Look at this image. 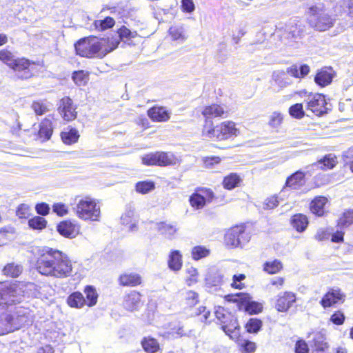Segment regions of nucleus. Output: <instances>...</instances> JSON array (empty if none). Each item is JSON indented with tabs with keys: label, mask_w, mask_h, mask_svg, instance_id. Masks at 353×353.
<instances>
[{
	"label": "nucleus",
	"mask_w": 353,
	"mask_h": 353,
	"mask_svg": "<svg viewBox=\"0 0 353 353\" xmlns=\"http://www.w3.org/2000/svg\"><path fill=\"white\" fill-rule=\"evenodd\" d=\"M26 285L21 281L0 283V335L20 329L29 320V312L23 307H15L12 313H6L10 307L21 302Z\"/></svg>",
	"instance_id": "nucleus-1"
},
{
	"label": "nucleus",
	"mask_w": 353,
	"mask_h": 353,
	"mask_svg": "<svg viewBox=\"0 0 353 353\" xmlns=\"http://www.w3.org/2000/svg\"><path fill=\"white\" fill-rule=\"evenodd\" d=\"M34 268L43 276L63 279L72 276L74 267L70 258L63 251L43 247L37 252Z\"/></svg>",
	"instance_id": "nucleus-2"
},
{
	"label": "nucleus",
	"mask_w": 353,
	"mask_h": 353,
	"mask_svg": "<svg viewBox=\"0 0 353 353\" xmlns=\"http://www.w3.org/2000/svg\"><path fill=\"white\" fill-rule=\"evenodd\" d=\"M119 45V41L114 39L89 36L78 40L74 43V49L76 54L81 57L103 59Z\"/></svg>",
	"instance_id": "nucleus-3"
},
{
	"label": "nucleus",
	"mask_w": 353,
	"mask_h": 353,
	"mask_svg": "<svg viewBox=\"0 0 353 353\" xmlns=\"http://www.w3.org/2000/svg\"><path fill=\"white\" fill-rule=\"evenodd\" d=\"M240 134L236 123L231 120L223 121L216 125L213 121L208 124H203L201 130L202 137L211 141L217 142L232 139Z\"/></svg>",
	"instance_id": "nucleus-4"
},
{
	"label": "nucleus",
	"mask_w": 353,
	"mask_h": 353,
	"mask_svg": "<svg viewBox=\"0 0 353 353\" xmlns=\"http://www.w3.org/2000/svg\"><path fill=\"white\" fill-rule=\"evenodd\" d=\"M83 294L79 291H75L70 294L66 299V303L72 308L81 309L84 307H92L97 305L99 294L96 288L91 285L84 287Z\"/></svg>",
	"instance_id": "nucleus-5"
},
{
	"label": "nucleus",
	"mask_w": 353,
	"mask_h": 353,
	"mask_svg": "<svg viewBox=\"0 0 353 353\" xmlns=\"http://www.w3.org/2000/svg\"><path fill=\"white\" fill-rule=\"evenodd\" d=\"M74 211L77 216L83 221H99L101 217V208L94 198L86 196L78 201Z\"/></svg>",
	"instance_id": "nucleus-6"
},
{
	"label": "nucleus",
	"mask_w": 353,
	"mask_h": 353,
	"mask_svg": "<svg viewBox=\"0 0 353 353\" xmlns=\"http://www.w3.org/2000/svg\"><path fill=\"white\" fill-rule=\"evenodd\" d=\"M141 163L146 166L172 167L179 164V160L171 152L156 151L143 155Z\"/></svg>",
	"instance_id": "nucleus-7"
},
{
	"label": "nucleus",
	"mask_w": 353,
	"mask_h": 353,
	"mask_svg": "<svg viewBox=\"0 0 353 353\" xmlns=\"http://www.w3.org/2000/svg\"><path fill=\"white\" fill-rule=\"evenodd\" d=\"M307 14V22L314 30L324 32L330 30L334 24V19L327 13H321L317 6L310 7Z\"/></svg>",
	"instance_id": "nucleus-8"
},
{
	"label": "nucleus",
	"mask_w": 353,
	"mask_h": 353,
	"mask_svg": "<svg viewBox=\"0 0 353 353\" xmlns=\"http://www.w3.org/2000/svg\"><path fill=\"white\" fill-rule=\"evenodd\" d=\"M223 240L225 245L230 249L237 248L242 243L248 241L246 225L241 223L230 227L226 231Z\"/></svg>",
	"instance_id": "nucleus-9"
},
{
	"label": "nucleus",
	"mask_w": 353,
	"mask_h": 353,
	"mask_svg": "<svg viewBox=\"0 0 353 353\" xmlns=\"http://www.w3.org/2000/svg\"><path fill=\"white\" fill-rule=\"evenodd\" d=\"M39 65V64L36 61L26 57H19L17 58L11 70L15 72L19 79L28 80L36 76Z\"/></svg>",
	"instance_id": "nucleus-10"
},
{
	"label": "nucleus",
	"mask_w": 353,
	"mask_h": 353,
	"mask_svg": "<svg viewBox=\"0 0 353 353\" xmlns=\"http://www.w3.org/2000/svg\"><path fill=\"white\" fill-rule=\"evenodd\" d=\"M215 197L212 189L197 187L189 197L190 205L196 210L203 209L207 203H211Z\"/></svg>",
	"instance_id": "nucleus-11"
},
{
	"label": "nucleus",
	"mask_w": 353,
	"mask_h": 353,
	"mask_svg": "<svg viewBox=\"0 0 353 353\" xmlns=\"http://www.w3.org/2000/svg\"><path fill=\"white\" fill-rule=\"evenodd\" d=\"M306 108L316 116L327 112V101L323 94L309 92L306 95Z\"/></svg>",
	"instance_id": "nucleus-12"
},
{
	"label": "nucleus",
	"mask_w": 353,
	"mask_h": 353,
	"mask_svg": "<svg viewBox=\"0 0 353 353\" xmlns=\"http://www.w3.org/2000/svg\"><path fill=\"white\" fill-rule=\"evenodd\" d=\"M201 115L205 119V123L208 124L212 121V119H226L230 114V111L220 103H212L204 105L201 112Z\"/></svg>",
	"instance_id": "nucleus-13"
},
{
	"label": "nucleus",
	"mask_w": 353,
	"mask_h": 353,
	"mask_svg": "<svg viewBox=\"0 0 353 353\" xmlns=\"http://www.w3.org/2000/svg\"><path fill=\"white\" fill-rule=\"evenodd\" d=\"M296 294L292 291H283L279 293L274 301V308L280 313H288L296 303Z\"/></svg>",
	"instance_id": "nucleus-14"
},
{
	"label": "nucleus",
	"mask_w": 353,
	"mask_h": 353,
	"mask_svg": "<svg viewBox=\"0 0 353 353\" xmlns=\"http://www.w3.org/2000/svg\"><path fill=\"white\" fill-rule=\"evenodd\" d=\"M57 110L65 122H71L77 117V105L74 104L72 99L68 96H65L59 100Z\"/></svg>",
	"instance_id": "nucleus-15"
},
{
	"label": "nucleus",
	"mask_w": 353,
	"mask_h": 353,
	"mask_svg": "<svg viewBox=\"0 0 353 353\" xmlns=\"http://www.w3.org/2000/svg\"><path fill=\"white\" fill-rule=\"evenodd\" d=\"M330 205L329 199L323 195L315 196L309 203V210L312 214L316 217H323L327 216Z\"/></svg>",
	"instance_id": "nucleus-16"
},
{
	"label": "nucleus",
	"mask_w": 353,
	"mask_h": 353,
	"mask_svg": "<svg viewBox=\"0 0 353 353\" xmlns=\"http://www.w3.org/2000/svg\"><path fill=\"white\" fill-rule=\"evenodd\" d=\"M56 229L61 236L68 239H73L80 234L81 226L74 221L65 219L57 223Z\"/></svg>",
	"instance_id": "nucleus-17"
},
{
	"label": "nucleus",
	"mask_w": 353,
	"mask_h": 353,
	"mask_svg": "<svg viewBox=\"0 0 353 353\" xmlns=\"http://www.w3.org/2000/svg\"><path fill=\"white\" fill-rule=\"evenodd\" d=\"M55 120L54 114H50L41 120L39 123V128L37 133V139L45 142L50 139L53 131V122Z\"/></svg>",
	"instance_id": "nucleus-18"
},
{
	"label": "nucleus",
	"mask_w": 353,
	"mask_h": 353,
	"mask_svg": "<svg viewBox=\"0 0 353 353\" xmlns=\"http://www.w3.org/2000/svg\"><path fill=\"white\" fill-rule=\"evenodd\" d=\"M117 282L122 288H135L143 285V278L136 272H123L118 276Z\"/></svg>",
	"instance_id": "nucleus-19"
},
{
	"label": "nucleus",
	"mask_w": 353,
	"mask_h": 353,
	"mask_svg": "<svg viewBox=\"0 0 353 353\" xmlns=\"http://www.w3.org/2000/svg\"><path fill=\"white\" fill-rule=\"evenodd\" d=\"M143 296L141 292L130 290L123 296V307L130 312L137 310L143 304Z\"/></svg>",
	"instance_id": "nucleus-20"
},
{
	"label": "nucleus",
	"mask_w": 353,
	"mask_h": 353,
	"mask_svg": "<svg viewBox=\"0 0 353 353\" xmlns=\"http://www.w3.org/2000/svg\"><path fill=\"white\" fill-rule=\"evenodd\" d=\"M344 297L340 289L330 288L321 298L320 304L324 309H327L334 307L340 301L343 302Z\"/></svg>",
	"instance_id": "nucleus-21"
},
{
	"label": "nucleus",
	"mask_w": 353,
	"mask_h": 353,
	"mask_svg": "<svg viewBox=\"0 0 353 353\" xmlns=\"http://www.w3.org/2000/svg\"><path fill=\"white\" fill-rule=\"evenodd\" d=\"M147 116L152 122L165 123L170 120L171 112L165 106L154 105L147 110Z\"/></svg>",
	"instance_id": "nucleus-22"
},
{
	"label": "nucleus",
	"mask_w": 353,
	"mask_h": 353,
	"mask_svg": "<svg viewBox=\"0 0 353 353\" xmlns=\"http://www.w3.org/2000/svg\"><path fill=\"white\" fill-rule=\"evenodd\" d=\"M336 72L331 66H324L316 71L314 81L321 88L329 85L333 80Z\"/></svg>",
	"instance_id": "nucleus-23"
},
{
	"label": "nucleus",
	"mask_w": 353,
	"mask_h": 353,
	"mask_svg": "<svg viewBox=\"0 0 353 353\" xmlns=\"http://www.w3.org/2000/svg\"><path fill=\"white\" fill-rule=\"evenodd\" d=\"M306 173L301 170H296L286 178L284 188L291 190H298L305 182Z\"/></svg>",
	"instance_id": "nucleus-24"
},
{
	"label": "nucleus",
	"mask_w": 353,
	"mask_h": 353,
	"mask_svg": "<svg viewBox=\"0 0 353 353\" xmlns=\"http://www.w3.org/2000/svg\"><path fill=\"white\" fill-rule=\"evenodd\" d=\"M312 353H327L329 345L326 342L325 336L320 332H312Z\"/></svg>",
	"instance_id": "nucleus-25"
},
{
	"label": "nucleus",
	"mask_w": 353,
	"mask_h": 353,
	"mask_svg": "<svg viewBox=\"0 0 353 353\" xmlns=\"http://www.w3.org/2000/svg\"><path fill=\"white\" fill-rule=\"evenodd\" d=\"M310 221L308 216L303 213H296L291 216L290 219V224L292 228L298 233L305 232Z\"/></svg>",
	"instance_id": "nucleus-26"
},
{
	"label": "nucleus",
	"mask_w": 353,
	"mask_h": 353,
	"mask_svg": "<svg viewBox=\"0 0 353 353\" xmlns=\"http://www.w3.org/2000/svg\"><path fill=\"white\" fill-rule=\"evenodd\" d=\"M338 163L337 157L334 154H327L314 163L312 165H319V168L323 171L332 170Z\"/></svg>",
	"instance_id": "nucleus-27"
},
{
	"label": "nucleus",
	"mask_w": 353,
	"mask_h": 353,
	"mask_svg": "<svg viewBox=\"0 0 353 353\" xmlns=\"http://www.w3.org/2000/svg\"><path fill=\"white\" fill-rule=\"evenodd\" d=\"M288 75L295 79H303L310 72V67L307 64H301L299 66L292 64L286 69Z\"/></svg>",
	"instance_id": "nucleus-28"
},
{
	"label": "nucleus",
	"mask_w": 353,
	"mask_h": 353,
	"mask_svg": "<svg viewBox=\"0 0 353 353\" xmlns=\"http://www.w3.org/2000/svg\"><path fill=\"white\" fill-rule=\"evenodd\" d=\"M157 230L165 238L172 240L177 232L176 224L168 223L166 221H160L157 223Z\"/></svg>",
	"instance_id": "nucleus-29"
},
{
	"label": "nucleus",
	"mask_w": 353,
	"mask_h": 353,
	"mask_svg": "<svg viewBox=\"0 0 353 353\" xmlns=\"http://www.w3.org/2000/svg\"><path fill=\"white\" fill-rule=\"evenodd\" d=\"M168 268L174 272L180 270L183 266V256L179 250H171L168 258Z\"/></svg>",
	"instance_id": "nucleus-30"
},
{
	"label": "nucleus",
	"mask_w": 353,
	"mask_h": 353,
	"mask_svg": "<svg viewBox=\"0 0 353 353\" xmlns=\"http://www.w3.org/2000/svg\"><path fill=\"white\" fill-rule=\"evenodd\" d=\"M221 328L227 335L230 338H232V334H233L236 330L239 331L240 330V325L237 318L230 313V316L226 317L225 321L222 322Z\"/></svg>",
	"instance_id": "nucleus-31"
},
{
	"label": "nucleus",
	"mask_w": 353,
	"mask_h": 353,
	"mask_svg": "<svg viewBox=\"0 0 353 353\" xmlns=\"http://www.w3.org/2000/svg\"><path fill=\"white\" fill-rule=\"evenodd\" d=\"M243 180L239 174L235 172L225 175L222 181V185L224 189L232 190L241 185Z\"/></svg>",
	"instance_id": "nucleus-32"
},
{
	"label": "nucleus",
	"mask_w": 353,
	"mask_h": 353,
	"mask_svg": "<svg viewBox=\"0 0 353 353\" xmlns=\"http://www.w3.org/2000/svg\"><path fill=\"white\" fill-rule=\"evenodd\" d=\"M61 141L65 145H72L76 143L80 137L79 131L74 128H69L60 134Z\"/></svg>",
	"instance_id": "nucleus-33"
},
{
	"label": "nucleus",
	"mask_w": 353,
	"mask_h": 353,
	"mask_svg": "<svg viewBox=\"0 0 353 353\" xmlns=\"http://www.w3.org/2000/svg\"><path fill=\"white\" fill-rule=\"evenodd\" d=\"M141 345L146 353H157L160 350L159 341L150 336L143 337L141 341Z\"/></svg>",
	"instance_id": "nucleus-34"
},
{
	"label": "nucleus",
	"mask_w": 353,
	"mask_h": 353,
	"mask_svg": "<svg viewBox=\"0 0 353 353\" xmlns=\"http://www.w3.org/2000/svg\"><path fill=\"white\" fill-rule=\"evenodd\" d=\"M283 269V264L279 259L265 261L263 264V271L268 274H276Z\"/></svg>",
	"instance_id": "nucleus-35"
},
{
	"label": "nucleus",
	"mask_w": 353,
	"mask_h": 353,
	"mask_svg": "<svg viewBox=\"0 0 353 353\" xmlns=\"http://www.w3.org/2000/svg\"><path fill=\"white\" fill-rule=\"evenodd\" d=\"M353 224V209H347L343 212L336 220V226L345 229Z\"/></svg>",
	"instance_id": "nucleus-36"
},
{
	"label": "nucleus",
	"mask_w": 353,
	"mask_h": 353,
	"mask_svg": "<svg viewBox=\"0 0 353 353\" xmlns=\"http://www.w3.org/2000/svg\"><path fill=\"white\" fill-rule=\"evenodd\" d=\"M23 268L13 262L7 263L2 269V273L7 277L17 278L21 275Z\"/></svg>",
	"instance_id": "nucleus-37"
},
{
	"label": "nucleus",
	"mask_w": 353,
	"mask_h": 353,
	"mask_svg": "<svg viewBox=\"0 0 353 353\" xmlns=\"http://www.w3.org/2000/svg\"><path fill=\"white\" fill-rule=\"evenodd\" d=\"M30 108L36 116H43L50 111L49 105L46 100L44 99L34 100Z\"/></svg>",
	"instance_id": "nucleus-38"
},
{
	"label": "nucleus",
	"mask_w": 353,
	"mask_h": 353,
	"mask_svg": "<svg viewBox=\"0 0 353 353\" xmlns=\"http://www.w3.org/2000/svg\"><path fill=\"white\" fill-rule=\"evenodd\" d=\"M90 72L83 70L74 71L72 79L78 86H85L89 81Z\"/></svg>",
	"instance_id": "nucleus-39"
},
{
	"label": "nucleus",
	"mask_w": 353,
	"mask_h": 353,
	"mask_svg": "<svg viewBox=\"0 0 353 353\" xmlns=\"http://www.w3.org/2000/svg\"><path fill=\"white\" fill-rule=\"evenodd\" d=\"M263 327V321L258 318H250L244 325L245 331L249 334L258 333Z\"/></svg>",
	"instance_id": "nucleus-40"
},
{
	"label": "nucleus",
	"mask_w": 353,
	"mask_h": 353,
	"mask_svg": "<svg viewBox=\"0 0 353 353\" xmlns=\"http://www.w3.org/2000/svg\"><path fill=\"white\" fill-rule=\"evenodd\" d=\"M115 25V20L111 17H106L103 19L95 20L93 22L94 28L98 31H104L113 28Z\"/></svg>",
	"instance_id": "nucleus-41"
},
{
	"label": "nucleus",
	"mask_w": 353,
	"mask_h": 353,
	"mask_svg": "<svg viewBox=\"0 0 353 353\" xmlns=\"http://www.w3.org/2000/svg\"><path fill=\"white\" fill-rule=\"evenodd\" d=\"M28 225L32 230H43L46 228L48 221L41 216H34L28 219Z\"/></svg>",
	"instance_id": "nucleus-42"
},
{
	"label": "nucleus",
	"mask_w": 353,
	"mask_h": 353,
	"mask_svg": "<svg viewBox=\"0 0 353 353\" xmlns=\"http://www.w3.org/2000/svg\"><path fill=\"white\" fill-rule=\"evenodd\" d=\"M17 58L13 52L8 48L0 50V61L8 66L10 69L15 63Z\"/></svg>",
	"instance_id": "nucleus-43"
},
{
	"label": "nucleus",
	"mask_w": 353,
	"mask_h": 353,
	"mask_svg": "<svg viewBox=\"0 0 353 353\" xmlns=\"http://www.w3.org/2000/svg\"><path fill=\"white\" fill-rule=\"evenodd\" d=\"M155 183L152 181H139L135 184V190L137 192L142 194H147L154 190Z\"/></svg>",
	"instance_id": "nucleus-44"
},
{
	"label": "nucleus",
	"mask_w": 353,
	"mask_h": 353,
	"mask_svg": "<svg viewBox=\"0 0 353 353\" xmlns=\"http://www.w3.org/2000/svg\"><path fill=\"white\" fill-rule=\"evenodd\" d=\"M252 296H250L245 312L250 315H255L261 313L263 310V303L252 301Z\"/></svg>",
	"instance_id": "nucleus-45"
},
{
	"label": "nucleus",
	"mask_w": 353,
	"mask_h": 353,
	"mask_svg": "<svg viewBox=\"0 0 353 353\" xmlns=\"http://www.w3.org/2000/svg\"><path fill=\"white\" fill-rule=\"evenodd\" d=\"M117 32L119 37V40H118L119 42L121 41H129L138 35L137 31H131L125 26H121ZM115 40L117 41V39Z\"/></svg>",
	"instance_id": "nucleus-46"
},
{
	"label": "nucleus",
	"mask_w": 353,
	"mask_h": 353,
	"mask_svg": "<svg viewBox=\"0 0 353 353\" xmlns=\"http://www.w3.org/2000/svg\"><path fill=\"white\" fill-rule=\"evenodd\" d=\"M210 254V250L202 245L194 246L191 251L192 258L194 261L207 257Z\"/></svg>",
	"instance_id": "nucleus-47"
},
{
	"label": "nucleus",
	"mask_w": 353,
	"mask_h": 353,
	"mask_svg": "<svg viewBox=\"0 0 353 353\" xmlns=\"http://www.w3.org/2000/svg\"><path fill=\"white\" fill-rule=\"evenodd\" d=\"M288 112L289 114L295 119H301L305 115L303 105L301 103H296L290 106Z\"/></svg>",
	"instance_id": "nucleus-48"
},
{
	"label": "nucleus",
	"mask_w": 353,
	"mask_h": 353,
	"mask_svg": "<svg viewBox=\"0 0 353 353\" xmlns=\"http://www.w3.org/2000/svg\"><path fill=\"white\" fill-rule=\"evenodd\" d=\"M168 34L174 41H184L186 37L182 27L172 26L168 30Z\"/></svg>",
	"instance_id": "nucleus-49"
},
{
	"label": "nucleus",
	"mask_w": 353,
	"mask_h": 353,
	"mask_svg": "<svg viewBox=\"0 0 353 353\" xmlns=\"http://www.w3.org/2000/svg\"><path fill=\"white\" fill-rule=\"evenodd\" d=\"M250 296V294L248 293L238 292V296L235 304L239 310H245Z\"/></svg>",
	"instance_id": "nucleus-50"
},
{
	"label": "nucleus",
	"mask_w": 353,
	"mask_h": 353,
	"mask_svg": "<svg viewBox=\"0 0 353 353\" xmlns=\"http://www.w3.org/2000/svg\"><path fill=\"white\" fill-rule=\"evenodd\" d=\"M52 212L59 217H63L69 214L68 206L61 202L54 203L52 205Z\"/></svg>",
	"instance_id": "nucleus-51"
},
{
	"label": "nucleus",
	"mask_w": 353,
	"mask_h": 353,
	"mask_svg": "<svg viewBox=\"0 0 353 353\" xmlns=\"http://www.w3.org/2000/svg\"><path fill=\"white\" fill-rule=\"evenodd\" d=\"M30 207L25 203L18 205L16 210V215L20 219H27L30 216Z\"/></svg>",
	"instance_id": "nucleus-52"
},
{
	"label": "nucleus",
	"mask_w": 353,
	"mask_h": 353,
	"mask_svg": "<svg viewBox=\"0 0 353 353\" xmlns=\"http://www.w3.org/2000/svg\"><path fill=\"white\" fill-rule=\"evenodd\" d=\"M294 353H310L308 343L301 338L298 339L294 344Z\"/></svg>",
	"instance_id": "nucleus-53"
},
{
	"label": "nucleus",
	"mask_w": 353,
	"mask_h": 353,
	"mask_svg": "<svg viewBox=\"0 0 353 353\" xmlns=\"http://www.w3.org/2000/svg\"><path fill=\"white\" fill-rule=\"evenodd\" d=\"M185 272L188 274L185 282L188 285H192L197 282L199 273L195 268L191 266L186 269Z\"/></svg>",
	"instance_id": "nucleus-54"
},
{
	"label": "nucleus",
	"mask_w": 353,
	"mask_h": 353,
	"mask_svg": "<svg viewBox=\"0 0 353 353\" xmlns=\"http://www.w3.org/2000/svg\"><path fill=\"white\" fill-rule=\"evenodd\" d=\"M202 161L205 168H212L221 163V158L218 156H208L203 157Z\"/></svg>",
	"instance_id": "nucleus-55"
},
{
	"label": "nucleus",
	"mask_w": 353,
	"mask_h": 353,
	"mask_svg": "<svg viewBox=\"0 0 353 353\" xmlns=\"http://www.w3.org/2000/svg\"><path fill=\"white\" fill-rule=\"evenodd\" d=\"M330 321L336 325H341L345 321V316L342 311L337 310L331 315Z\"/></svg>",
	"instance_id": "nucleus-56"
},
{
	"label": "nucleus",
	"mask_w": 353,
	"mask_h": 353,
	"mask_svg": "<svg viewBox=\"0 0 353 353\" xmlns=\"http://www.w3.org/2000/svg\"><path fill=\"white\" fill-rule=\"evenodd\" d=\"M283 121V115L279 112H274L271 115L269 120V125L272 128H277L281 125Z\"/></svg>",
	"instance_id": "nucleus-57"
},
{
	"label": "nucleus",
	"mask_w": 353,
	"mask_h": 353,
	"mask_svg": "<svg viewBox=\"0 0 353 353\" xmlns=\"http://www.w3.org/2000/svg\"><path fill=\"white\" fill-rule=\"evenodd\" d=\"M285 284V278L283 276H276L270 279L269 285L276 290H282Z\"/></svg>",
	"instance_id": "nucleus-58"
},
{
	"label": "nucleus",
	"mask_w": 353,
	"mask_h": 353,
	"mask_svg": "<svg viewBox=\"0 0 353 353\" xmlns=\"http://www.w3.org/2000/svg\"><path fill=\"white\" fill-rule=\"evenodd\" d=\"M245 277L244 274H234L232 276L231 287L234 289L242 290L245 288V284L240 283V281L244 280Z\"/></svg>",
	"instance_id": "nucleus-59"
},
{
	"label": "nucleus",
	"mask_w": 353,
	"mask_h": 353,
	"mask_svg": "<svg viewBox=\"0 0 353 353\" xmlns=\"http://www.w3.org/2000/svg\"><path fill=\"white\" fill-rule=\"evenodd\" d=\"M185 301L186 304L190 306H194L196 305L199 302V295L196 292L194 291H188L185 294Z\"/></svg>",
	"instance_id": "nucleus-60"
},
{
	"label": "nucleus",
	"mask_w": 353,
	"mask_h": 353,
	"mask_svg": "<svg viewBox=\"0 0 353 353\" xmlns=\"http://www.w3.org/2000/svg\"><path fill=\"white\" fill-rule=\"evenodd\" d=\"M240 348L245 353H253L256 351V345L254 342L245 340L241 343Z\"/></svg>",
	"instance_id": "nucleus-61"
},
{
	"label": "nucleus",
	"mask_w": 353,
	"mask_h": 353,
	"mask_svg": "<svg viewBox=\"0 0 353 353\" xmlns=\"http://www.w3.org/2000/svg\"><path fill=\"white\" fill-rule=\"evenodd\" d=\"M214 314L216 318L220 321V323L221 324L222 322L225 321L226 317L230 316V312H228L225 307L222 306H218L215 310Z\"/></svg>",
	"instance_id": "nucleus-62"
},
{
	"label": "nucleus",
	"mask_w": 353,
	"mask_h": 353,
	"mask_svg": "<svg viewBox=\"0 0 353 353\" xmlns=\"http://www.w3.org/2000/svg\"><path fill=\"white\" fill-rule=\"evenodd\" d=\"M37 213L41 216H46L50 213V206L45 202L38 203L35 205Z\"/></svg>",
	"instance_id": "nucleus-63"
},
{
	"label": "nucleus",
	"mask_w": 353,
	"mask_h": 353,
	"mask_svg": "<svg viewBox=\"0 0 353 353\" xmlns=\"http://www.w3.org/2000/svg\"><path fill=\"white\" fill-rule=\"evenodd\" d=\"M345 165L348 166L350 171L353 173V148L349 149L343 155Z\"/></svg>",
	"instance_id": "nucleus-64"
}]
</instances>
